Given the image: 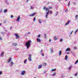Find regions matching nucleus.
Masks as SVG:
<instances>
[{
	"label": "nucleus",
	"mask_w": 78,
	"mask_h": 78,
	"mask_svg": "<svg viewBox=\"0 0 78 78\" xmlns=\"http://www.w3.org/2000/svg\"><path fill=\"white\" fill-rule=\"evenodd\" d=\"M31 40H29L27 42L25 43V46L27 47V48L28 49L29 47H30L31 46Z\"/></svg>",
	"instance_id": "1"
},
{
	"label": "nucleus",
	"mask_w": 78,
	"mask_h": 78,
	"mask_svg": "<svg viewBox=\"0 0 78 78\" xmlns=\"http://www.w3.org/2000/svg\"><path fill=\"white\" fill-rule=\"evenodd\" d=\"M14 36H15L16 37V39H18L19 37H20V36H18V34H14Z\"/></svg>",
	"instance_id": "2"
},
{
	"label": "nucleus",
	"mask_w": 78,
	"mask_h": 78,
	"mask_svg": "<svg viewBox=\"0 0 78 78\" xmlns=\"http://www.w3.org/2000/svg\"><path fill=\"white\" fill-rule=\"evenodd\" d=\"M36 13L34 12V13H32V14H31L30 15V17L33 16H35V15H36Z\"/></svg>",
	"instance_id": "3"
},
{
	"label": "nucleus",
	"mask_w": 78,
	"mask_h": 78,
	"mask_svg": "<svg viewBox=\"0 0 78 78\" xmlns=\"http://www.w3.org/2000/svg\"><path fill=\"white\" fill-rule=\"evenodd\" d=\"M25 73V71H22L21 73V75H24Z\"/></svg>",
	"instance_id": "4"
},
{
	"label": "nucleus",
	"mask_w": 78,
	"mask_h": 78,
	"mask_svg": "<svg viewBox=\"0 0 78 78\" xmlns=\"http://www.w3.org/2000/svg\"><path fill=\"white\" fill-rule=\"evenodd\" d=\"M37 42H40V43H41V39H39V38H37Z\"/></svg>",
	"instance_id": "5"
},
{
	"label": "nucleus",
	"mask_w": 78,
	"mask_h": 78,
	"mask_svg": "<svg viewBox=\"0 0 78 78\" xmlns=\"http://www.w3.org/2000/svg\"><path fill=\"white\" fill-rule=\"evenodd\" d=\"M44 9H45V11H48V9H49L46 8V7H44Z\"/></svg>",
	"instance_id": "6"
},
{
	"label": "nucleus",
	"mask_w": 78,
	"mask_h": 78,
	"mask_svg": "<svg viewBox=\"0 0 78 78\" xmlns=\"http://www.w3.org/2000/svg\"><path fill=\"white\" fill-rule=\"evenodd\" d=\"M70 51V48H67L66 50V51Z\"/></svg>",
	"instance_id": "7"
},
{
	"label": "nucleus",
	"mask_w": 78,
	"mask_h": 78,
	"mask_svg": "<svg viewBox=\"0 0 78 78\" xmlns=\"http://www.w3.org/2000/svg\"><path fill=\"white\" fill-rule=\"evenodd\" d=\"M20 15H19L18 16V18L17 19V21H19V20H20Z\"/></svg>",
	"instance_id": "8"
},
{
	"label": "nucleus",
	"mask_w": 78,
	"mask_h": 78,
	"mask_svg": "<svg viewBox=\"0 0 78 78\" xmlns=\"http://www.w3.org/2000/svg\"><path fill=\"white\" fill-rule=\"evenodd\" d=\"M12 45H14V46H16V45H17V43H13L12 44Z\"/></svg>",
	"instance_id": "9"
},
{
	"label": "nucleus",
	"mask_w": 78,
	"mask_h": 78,
	"mask_svg": "<svg viewBox=\"0 0 78 78\" xmlns=\"http://www.w3.org/2000/svg\"><path fill=\"white\" fill-rule=\"evenodd\" d=\"M4 54V52H2L1 53V57H3V56Z\"/></svg>",
	"instance_id": "10"
},
{
	"label": "nucleus",
	"mask_w": 78,
	"mask_h": 78,
	"mask_svg": "<svg viewBox=\"0 0 78 78\" xmlns=\"http://www.w3.org/2000/svg\"><path fill=\"white\" fill-rule=\"evenodd\" d=\"M41 67H42V65H39L38 68V69H41Z\"/></svg>",
	"instance_id": "11"
},
{
	"label": "nucleus",
	"mask_w": 78,
	"mask_h": 78,
	"mask_svg": "<svg viewBox=\"0 0 78 78\" xmlns=\"http://www.w3.org/2000/svg\"><path fill=\"white\" fill-rule=\"evenodd\" d=\"M70 23V21H69L67 22L65 24V25H67L69 23Z\"/></svg>",
	"instance_id": "12"
},
{
	"label": "nucleus",
	"mask_w": 78,
	"mask_h": 78,
	"mask_svg": "<svg viewBox=\"0 0 78 78\" xmlns=\"http://www.w3.org/2000/svg\"><path fill=\"white\" fill-rule=\"evenodd\" d=\"M11 65H10V67H12V65L14 64V63H13V62H11Z\"/></svg>",
	"instance_id": "13"
},
{
	"label": "nucleus",
	"mask_w": 78,
	"mask_h": 78,
	"mask_svg": "<svg viewBox=\"0 0 78 78\" xmlns=\"http://www.w3.org/2000/svg\"><path fill=\"white\" fill-rule=\"evenodd\" d=\"M61 54H62V51H59V56H61Z\"/></svg>",
	"instance_id": "14"
},
{
	"label": "nucleus",
	"mask_w": 78,
	"mask_h": 78,
	"mask_svg": "<svg viewBox=\"0 0 78 78\" xmlns=\"http://www.w3.org/2000/svg\"><path fill=\"white\" fill-rule=\"evenodd\" d=\"M7 11H8V10H7V9H5L4 11V13H6V12H7Z\"/></svg>",
	"instance_id": "15"
},
{
	"label": "nucleus",
	"mask_w": 78,
	"mask_h": 78,
	"mask_svg": "<svg viewBox=\"0 0 78 78\" xmlns=\"http://www.w3.org/2000/svg\"><path fill=\"white\" fill-rule=\"evenodd\" d=\"M29 56L30 57L28 58V59H31V55L30 54L29 55Z\"/></svg>",
	"instance_id": "16"
},
{
	"label": "nucleus",
	"mask_w": 78,
	"mask_h": 78,
	"mask_svg": "<svg viewBox=\"0 0 78 78\" xmlns=\"http://www.w3.org/2000/svg\"><path fill=\"white\" fill-rule=\"evenodd\" d=\"M39 23L41 24V23H42V22H41V19H39Z\"/></svg>",
	"instance_id": "17"
},
{
	"label": "nucleus",
	"mask_w": 78,
	"mask_h": 78,
	"mask_svg": "<svg viewBox=\"0 0 78 78\" xmlns=\"http://www.w3.org/2000/svg\"><path fill=\"white\" fill-rule=\"evenodd\" d=\"M51 72H53L54 71H56V69H53L51 70Z\"/></svg>",
	"instance_id": "18"
},
{
	"label": "nucleus",
	"mask_w": 78,
	"mask_h": 78,
	"mask_svg": "<svg viewBox=\"0 0 78 78\" xmlns=\"http://www.w3.org/2000/svg\"><path fill=\"white\" fill-rule=\"evenodd\" d=\"M43 65L44 66H47V63H44L43 64Z\"/></svg>",
	"instance_id": "19"
},
{
	"label": "nucleus",
	"mask_w": 78,
	"mask_h": 78,
	"mask_svg": "<svg viewBox=\"0 0 78 78\" xmlns=\"http://www.w3.org/2000/svg\"><path fill=\"white\" fill-rule=\"evenodd\" d=\"M56 73H53V74H52V76H55L56 75Z\"/></svg>",
	"instance_id": "20"
},
{
	"label": "nucleus",
	"mask_w": 78,
	"mask_h": 78,
	"mask_svg": "<svg viewBox=\"0 0 78 78\" xmlns=\"http://www.w3.org/2000/svg\"><path fill=\"white\" fill-rule=\"evenodd\" d=\"M11 59H9L8 60V62H11Z\"/></svg>",
	"instance_id": "21"
},
{
	"label": "nucleus",
	"mask_w": 78,
	"mask_h": 78,
	"mask_svg": "<svg viewBox=\"0 0 78 78\" xmlns=\"http://www.w3.org/2000/svg\"><path fill=\"white\" fill-rule=\"evenodd\" d=\"M54 39H55V41H56V40H57V38H56V37H54Z\"/></svg>",
	"instance_id": "22"
},
{
	"label": "nucleus",
	"mask_w": 78,
	"mask_h": 78,
	"mask_svg": "<svg viewBox=\"0 0 78 78\" xmlns=\"http://www.w3.org/2000/svg\"><path fill=\"white\" fill-rule=\"evenodd\" d=\"M41 55L42 56H44V54L43 53H41Z\"/></svg>",
	"instance_id": "23"
},
{
	"label": "nucleus",
	"mask_w": 78,
	"mask_h": 78,
	"mask_svg": "<svg viewBox=\"0 0 78 78\" xmlns=\"http://www.w3.org/2000/svg\"><path fill=\"white\" fill-rule=\"evenodd\" d=\"M1 34L2 35H3L4 34H5V33L3 32H2L1 33Z\"/></svg>",
	"instance_id": "24"
},
{
	"label": "nucleus",
	"mask_w": 78,
	"mask_h": 78,
	"mask_svg": "<svg viewBox=\"0 0 78 78\" xmlns=\"http://www.w3.org/2000/svg\"><path fill=\"white\" fill-rule=\"evenodd\" d=\"M68 56H67V55H66L65 56V59H68Z\"/></svg>",
	"instance_id": "25"
},
{
	"label": "nucleus",
	"mask_w": 78,
	"mask_h": 78,
	"mask_svg": "<svg viewBox=\"0 0 78 78\" xmlns=\"http://www.w3.org/2000/svg\"><path fill=\"white\" fill-rule=\"evenodd\" d=\"M46 34H44V36H45L44 37H45V38H47V35H46Z\"/></svg>",
	"instance_id": "26"
},
{
	"label": "nucleus",
	"mask_w": 78,
	"mask_h": 78,
	"mask_svg": "<svg viewBox=\"0 0 78 78\" xmlns=\"http://www.w3.org/2000/svg\"><path fill=\"white\" fill-rule=\"evenodd\" d=\"M70 1H69L68 3V7H69V5H70Z\"/></svg>",
	"instance_id": "27"
},
{
	"label": "nucleus",
	"mask_w": 78,
	"mask_h": 78,
	"mask_svg": "<svg viewBox=\"0 0 78 78\" xmlns=\"http://www.w3.org/2000/svg\"><path fill=\"white\" fill-rule=\"evenodd\" d=\"M51 52H53V49L52 48H51Z\"/></svg>",
	"instance_id": "28"
},
{
	"label": "nucleus",
	"mask_w": 78,
	"mask_h": 78,
	"mask_svg": "<svg viewBox=\"0 0 78 78\" xmlns=\"http://www.w3.org/2000/svg\"><path fill=\"white\" fill-rule=\"evenodd\" d=\"M2 40H3V39H2V38L0 36V41H2Z\"/></svg>",
	"instance_id": "29"
},
{
	"label": "nucleus",
	"mask_w": 78,
	"mask_h": 78,
	"mask_svg": "<svg viewBox=\"0 0 78 78\" xmlns=\"http://www.w3.org/2000/svg\"><path fill=\"white\" fill-rule=\"evenodd\" d=\"M49 14V10L46 13V15H48Z\"/></svg>",
	"instance_id": "30"
},
{
	"label": "nucleus",
	"mask_w": 78,
	"mask_h": 78,
	"mask_svg": "<svg viewBox=\"0 0 78 78\" xmlns=\"http://www.w3.org/2000/svg\"><path fill=\"white\" fill-rule=\"evenodd\" d=\"M27 59H26L25 61H24V64H25L26 63V62H27Z\"/></svg>",
	"instance_id": "31"
},
{
	"label": "nucleus",
	"mask_w": 78,
	"mask_h": 78,
	"mask_svg": "<svg viewBox=\"0 0 78 78\" xmlns=\"http://www.w3.org/2000/svg\"><path fill=\"white\" fill-rule=\"evenodd\" d=\"M74 49H75V50L77 49V48H76V47H74Z\"/></svg>",
	"instance_id": "32"
},
{
	"label": "nucleus",
	"mask_w": 78,
	"mask_h": 78,
	"mask_svg": "<svg viewBox=\"0 0 78 78\" xmlns=\"http://www.w3.org/2000/svg\"><path fill=\"white\" fill-rule=\"evenodd\" d=\"M11 18L12 19V18H13L14 17V16H12V15H11Z\"/></svg>",
	"instance_id": "33"
},
{
	"label": "nucleus",
	"mask_w": 78,
	"mask_h": 78,
	"mask_svg": "<svg viewBox=\"0 0 78 78\" xmlns=\"http://www.w3.org/2000/svg\"><path fill=\"white\" fill-rule=\"evenodd\" d=\"M78 17V15H76V19H77V17Z\"/></svg>",
	"instance_id": "34"
},
{
	"label": "nucleus",
	"mask_w": 78,
	"mask_h": 78,
	"mask_svg": "<svg viewBox=\"0 0 78 78\" xmlns=\"http://www.w3.org/2000/svg\"><path fill=\"white\" fill-rule=\"evenodd\" d=\"M30 9H34V8L33 7V6H31L30 7Z\"/></svg>",
	"instance_id": "35"
},
{
	"label": "nucleus",
	"mask_w": 78,
	"mask_h": 78,
	"mask_svg": "<svg viewBox=\"0 0 78 78\" xmlns=\"http://www.w3.org/2000/svg\"><path fill=\"white\" fill-rule=\"evenodd\" d=\"M78 29H77L76 30L75 32V34H76V33L78 31Z\"/></svg>",
	"instance_id": "36"
},
{
	"label": "nucleus",
	"mask_w": 78,
	"mask_h": 78,
	"mask_svg": "<svg viewBox=\"0 0 78 78\" xmlns=\"http://www.w3.org/2000/svg\"><path fill=\"white\" fill-rule=\"evenodd\" d=\"M52 7H49L48 9H52Z\"/></svg>",
	"instance_id": "37"
},
{
	"label": "nucleus",
	"mask_w": 78,
	"mask_h": 78,
	"mask_svg": "<svg viewBox=\"0 0 78 78\" xmlns=\"http://www.w3.org/2000/svg\"><path fill=\"white\" fill-rule=\"evenodd\" d=\"M78 62V60H77L76 61V62H75V64H76V63H77V62Z\"/></svg>",
	"instance_id": "38"
},
{
	"label": "nucleus",
	"mask_w": 78,
	"mask_h": 78,
	"mask_svg": "<svg viewBox=\"0 0 78 78\" xmlns=\"http://www.w3.org/2000/svg\"><path fill=\"white\" fill-rule=\"evenodd\" d=\"M35 20H36V17H34V21L35 22Z\"/></svg>",
	"instance_id": "39"
},
{
	"label": "nucleus",
	"mask_w": 78,
	"mask_h": 78,
	"mask_svg": "<svg viewBox=\"0 0 78 78\" xmlns=\"http://www.w3.org/2000/svg\"><path fill=\"white\" fill-rule=\"evenodd\" d=\"M38 37L39 38V37H41V35L39 34L38 35Z\"/></svg>",
	"instance_id": "40"
},
{
	"label": "nucleus",
	"mask_w": 78,
	"mask_h": 78,
	"mask_svg": "<svg viewBox=\"0 0 78 78\" xmlns=\"http://www.w3.org/2000/svg\"><path fill=\"white\" fill-rule=\"evenodd\" d=\"M30 32H28L27 34H30Z\"/></svg>",
	"instance_id": "41"
},
{
	"label": "nucleus",
	"mask_w": 78,
	"mask_h": 78,
	"mask_svg": "<svg viewBox=\"0 0 78 78\" xmlns=\"http://www.w3.org/2000/svg\"><path fill=\"white\" fill-rule=\"evenodd\" d=\"M65 12H67V9H66L65 11Z\"/></svg>",
	"instance_id": "42"
},
{
	"label": "nucleus",
	"mask_w": 78,
	"mask_h": 78,
	"mask_svg": "<svg viewBox=\"0 0 78 78\" xmlns=\"http://www.w3.org/2000/svg\"><path fill=\"white\" fill-rule=\"evenodd\" d=\"M52 14V11H50V14Z\"/></svg>",
	"instance_id": "43"
},
{
	"label": "nucleus",
	"mask_w": 78,
	"mask_h": 78,
	"mask_svg": "<svg viewBox=\"0 0 78 78\" xmlns=\"http://www.w3.org/2000/svg\"><path fill=\"white\" fill-rule=\"evenodd\" d=\"M63 40V39H60V42H62Z\"/></svg>",
	"instance_id": "44"
},
{
	"label": "nucleus",
	"mask_w": 78,
	"mask_h": 78,
	"mask_svg": "<svg viewBox=\"0 0 78 78\" xmlns=\"http://www.w3.org/2000/svg\"><path fill=\"white\" fill-rule=\"evenodd\" d=\"M57 15H58V13L57 12H56V14L55 15V16H57Z\"/></svg>",
	"instance_id": "45"
},
{
	"label": "nucleus",
	"mask_w": 78,
	"mask_h": 78,
	"mask_svg": "<svg viewBox=\"0 0 78 78\" xmlns=\"http://www.w3.org/2000/svg\"><path fill=\"white\" fill-rule=\"evenodd\" d=\"M77 73H76L75 74V76H77Z\"/></svg>",
	"instance_id": "46"
},
{
	"label": "nucleus",
	"mask_w": 78,
	"mask_h": 78,
	"mask_svg": "<svg viewBox=\"0 0 78 78\" xmlns=\"http://www.w3.org/2000/svg\"><path fill=\"white\" fill-rule=\"evenodd\" d=\"M2 71L0 72V75H2Z\"/></svg>",
	"instance_id": "47"
},
{
	"label": "nucleus",
	"mask_w": 78,
	"mask_h": 78,
	"mask_svg": "<svg viewBox=\"0 0 78 78\" xmlns=\"http://www.w3.org/2000/svg\"><path fill=\"white\" fill-rule=\"evenodd\" d=\"M71 69V67H69L68 69L69 70H70V69Z\"/></svg>",
	"instance_id": "48"
},
{
	"label": "nucleus",
	"mask_w": 78,
	"mask_h": 78,
	"mask_svg": "<svg viewBox=\"0 0 78 78\" xmlns=\"http://www.w3.org/2000/svg\"><path fill=\"white\" fill-rule=\"evenodd\" d=\"M47 17H48V15H46V18H47Z\"/></svg>",
	"instance_id": "49"
},
{
	"label": "nucleus",
	"mask_w": 78,
	"mask_h": 78,
	"mask_svg": "<svg viewBox=\"0 0 78 78\" xmlns=\"http://www.w3.org/2000/svg\"><path fill=\"white\" fill-rule=\"evenodd\" d=\"M6 23V21H4V23Z\"/></svg>",
	"instance_id": "50"
},
{
	"label": "nucleus",
	"mask_w": 78,
	"mask_h": 78,
	"mask_svg": "<svg viewBox=\"0 0 78 78\" xmlns=\"http://www.w3.org/2000/svg\"><path fill=\"white\" fill-rule=\"evenodd\" d=\"M66 54H69V52H66Z\"/></svg>",
	"instance_id": "51"
},
{
	"label": "nucleus",
	"mask_w": 78,
	"mask_h": 78,
	"mask_svg": "<svg viewBox=\"0 0 78 78\" xmlns=\"http://www.w3.org/2000/svg\"><path fill=\"white\" fill-rule=\"evenodd\" d=\"M51 39H50L49 41V42H51Z\"/></svg>",
	"instance_id": "52"
},
{
	"label": "nucleus",
	"mask_w": 78,
	"mask_h": 78,
	"mask_svg": "<svg viewBox=\"0 0 78 78\" xmlns=\"http://www.w3.org/2000/svg\"><path fill=\"white\" fill-rule=\"evenodd\" d=\"M74 5H76V2H74Z\"/></svg>",
	"instance_id": "53"
},
{
	"label": "nucleus",
	"mask_w": 78,
	"mask_h": 78,
	"mask_svg": "<svg viewBox=\"0 0 78 78\" xmlns=\"http://www.w3.org/2000/svg\"><path fill=\"white\" fill-rule=\"evenodd\" d=\"M29 60L31 61V59H29Z\"/></svg>",
	"instance_id": "54"
},
{
	"label": "nucleus",
	"mask_w": 78,
	"mask_h": 78,
	"mask_svg": "<svg viewBox=\"0 0 78 78\" xmlns=\"http://www.w3.org/2000/svg\"><path fill=\"white\" fill-rule=\"evenodd\" d=\"M5 2V3H8V1L6 0V1Z\"/></svg>",
	"instance_id": "55"
},
{
	"label": "nucleus",
	"mask_w": 78,
	"mask_h": 78,
	"mask_svg": "<svg viewBox=\"0 0 78 78\" xmlns=\"http://www.w3.org/2000/svg\"><path fill=\"white\" fill-rule=\"evenodd\" d=\"M42 50L41 51L40 53H42Z\"/></svg>",
	"instance_id": "56"
},
{
	"label": "nucleus",
	"mask_w": 78,
	"mask_h": 78,
	"mask_svg": "<svg viewBox=\"0 0 78 78\" xmlns=\"http://www.w3.org/2000/svg\"><path fill=\"white\" fill-rule=\"evenodd\" d=\"M9 32L7 34V36H8V35H9Z\"/></svg>",
	"instance_id": "57"
},
{
	"label": "nucleus",
	"mask_w": 78,
	"mask_h": 78,
	"mask_svg": "<svg viewBox=\"0 0 78 78\" xmlns=\"http://www.w3.org/2000/svg\"><path fill=\"white\" fill-rule=\"evenodd\" d=\"M73 56H75V54H74V53H73Z\"/></svg>",
	"instance_id": "58"
},
{
	"label": "nucleus",
	"mask_w": 78,
	"mask_h": 78,
	"mask_svg": "<svg viewBox=\"0 0 78 78\" xmlns=\"http://www.w3.org/2000/svg\"><path fill=\"white\" fill-rule=\"evenodd\" d=\"M19 50V48L16 49V50Z\"/></svg>",
	"instance_id": "59"
},
{
	"label": "nucleus",
	"mask_w": 78,
	"mask_h": 78,
	"mask_svg": "<svg viewBox=\"0 0 78 78\" xmlns=\"http://www.w3.org/2000/svg\"><path fill=\"white\" fill-rule=\"evenodd\" d=\"M72 32H73V31H72L71 32V33H70V34H72Z\"/></svg>",
	"instance_id": "60"
},
{
	"label": "nucleus",
	"mask_w": 78,
	"mask_h": 78,
	"mask_svg": "<svg viewBox=\"0 0 78 78\" xmlns=\"http://www.w3.org/2000/svg\"><path fill=\"white\" fill-rule=\"evenodd\" d=\"M2 10H1L0 11V13H2Z\"/></svg>",
	"instance_id": "61"
},
{
	"label": "nucleus",
	"mask_w": 78,
	"mask_h": 78,
	"mask_svg": "<svg viewBox=\"0 0 78 78\" xmlns=\"http://www.w3.org/2000/svg\"><path fill=\"white\" fill-rule=\"evenodd\" d=\"M11 28H12V26L10 28V30H11Z\"/></svg>",
	"instance_id": "62"
},
{
	"label": "nucleus",
	"mask_w": 78,
	"mask_h": 78,
	"mask_svg": "<svg viewBox=\"0 0 78 78\" xmlns=\"http://www.w3.org/2000/svg\"><path fill=\"white\" fill-rule=\"evenodd\" d=\"M29 0H27V3H28V1H29Z\"/></svg>",
	"instance_id": "63"
},
{
	"label": "nucleus",
	"mask_w": 78,
	"mask_h": 78,
	"mask_svg": "<svg viewBox=\"0 0 78 78\" xmlns=\"http://www.w3.org/2000/svg\"><path fill=\"white\" fill-rule=\"evenodd\" d=\"M9 59H12V57H10L9 58Z\"/></svg>",
	"instance_id": "64"
}]
</instances>
